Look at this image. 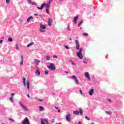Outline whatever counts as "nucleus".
<instances>
[{"label":"nucleus","instance_id":"nucleus-5","mask_svg":"<svg viewBox=\"0 0 124 124\" xmlns=\"http://www.w3.org/2000/svg\"><path fill=\"white\" fill-rule=\"evenodd\" d=\"M21 124H31V123L30 122V121H29L28 117H26L23 120Z\"/></svg>","mask_w":124,"mask_h":124},{"label":"nucleus","instance_id":"nucleus-16","mask_svg":"<svg viewBox=\"0 0 124 124\" xmlns=\"http://www.w3.org/2000/svg\"><path fill=\"white\" fill-rule=\"evenodd\" d=\"M73 114H74V115H76V116L79 115V111L77 110V111H74L73 112Z\"/></svg>","mask_w":124,"mask_h":124},{"label":"nucleus","instance_id":"nucleus-22","mask_svg":"<svg viewBox=\"0 0 124 124\" xmlns=\"http://www.w3.org/2000/svg\"><path fill=\"white\" fill-rule=\"evenodd\" d=\"M31 19H32V16H29L28 18H27V22H30V21L31 20Z\"/></svg>","mask_w":124,"mask_h":124},{"label":"nucleus","instance_id":"nucleus-36","mask_svg":"<svg viewBox=\"0 0 124 124\" xmlns=\"http://www.w3.org/2000/svg\"><path fill=\"white\" fill-rule=\"evenodd\" d=\"M64 47L65 48V49H69V47L66 45L64 46Z\"/></svg>","mask_w":124,"mask_h":124},{"label":"nucleus","instance_id":"nucleus-9","mask_svg":"<svg viewBox=\"0 0 124 124\" xmlns=\"http://www.w3.org/2000/svg\"><path fill=\"white\" fill-rule=\"evenodd\" d=\"M70 117H71V114H68L66 116V120L67 122H70Z\"/></svg>","mask_w":124,"mask_h":124},{"label":"nucleus","instance_id":"nucleus-39","mask_svg":"<svg viewBox=\"0 0 124 124\" xmlns=\"http://www.w3.org/2000/svg\"><path fill=\"white\" fill-rule=\"evenodd\" d=\"M14 95H15V93H12V95H11V97L13 98V96H14Z\"/></svg>","mask_w":124,"mask_h":124},{"label":"nucleus","instance_id":"nucleus-13","mask_svg":"<svg viewBox=\"0 0 124 124\" xmlns=\"http://www.w3.org/2000/svg\"><path fill=\"white\" fill-rule=\"evenodd\" d=\"M26 86L28 91H30V81L27 80L26 81Z\"/></svg>","mask_w":124,"mask_h":124},{"label":"nucleus","instance_id":"nucleus-27","mask_svg":"<svg viewBox=\"0 0 124 124\" xmlns=\"http://www.w3.org/2000/svg\"><path fill=\"white\" fill-rule=\"evenodd\" d=\"M106 113H107V114H108V115H111V114H112V113L111 112V111H106Z\"/></svg>","mask_w":124,"mask_h":124},{"label":"nucleus","instance_id":"nucleus-32","mask_svg":"<svg viewBox=\"0 0 124 124\" xmlns=\"http://www.w3.org/2000/svg\"><path fill=\"white\" fill-rule=\"evenodd\" d=\"M82 23H83V21H80V22L79 23L78 25V27H80V26H81V25H82Z\"/></svg>","mask_w":124,"mask_h":124},{"label":"nucleus","instance_id":"nucleus-43","mask_svg":"<svg viewBox=\"0 0 124 124\" xmlns=\"http://www.w3.org/2000/svg\"><path fill=\"white\" fill-rule=\"evenodd\" d=\"M67 30H68L69 31H71V30L69 29V25H68Z\"/></svg>","mask_w":124,"mask_h":124},{"label":"nucleus","instance_id":"nucleus-34","mask_svg":"<svg viewBox=\"0 0 124 124\" xmlns=\"http://www.w3.org/2000/svg\"><path fill=\"white\" fill-rule=\"evenodd\" d=\"M83 36H88V34H87V33H84L83 34Z\"/></svg>","mask_w":124,"mask_h":124},{"label":"nucleus","instance_id":"nucleus-24","mask_svg":"<svg viewBox=\"0 0 124 124\" xmlns=\"http://www.w3.org/2000/svg\"><path fill=\"white\" fill-rule=\"evenodd\" d=\"M8 41H9V42H12V41H13V39H12V38H9Z\"/></svg>","mask_w":124,"mask_h":124},{"label":"nucleus","instance_id":"nucleus-31","mask_svg":"<svg viewBox=\"0 0 124 124\" xmlns=\"http://www.w3.org/2000/svg\"><path fill=\"white\" fill-rule=\"evenodd\" d=\"M28 2H29L30 4H33V3H32V2H31V0H28Z\"/></svg>","mask_w":124,"mask_h":124},{"label":"nucleus","instance_id":"nucleus-54","mask_svg":"<svg viewBox=\"0 0 124 124\" xmlns=\"http://www.w3.org/2000/svg\"><path fill=\"white\" fill-rule=\"evenodd\" d=\"M35 67H36V68H37V65H35Z\"/></svg>","mask_w":124,"mask_h":124},{"label":"nucleus","instance_id":"nucleus-33","mask_svg":"<svg viewBox=\"0 0 124 124\" xmlns=\"http://www.w3.org/2000/svg\"><path fill=\"white\" fill-rule=\"evenodd\" d=\"M6 2L7 4H9V2H10V0H6Z\"/></svg>","mask_w":124,"mask_h":124},{"label":"nucleus","instance_id":"nucleus-11","mask_svg":"<svg viewBox=\"0 0 124 124\" xmlns=\"http://www.w3.org/2000/svg\"><path fill=\"white\" fill-rule=\"evenodd\" d=\"M78 18H79L78 16H75L74 18V23L76 25L77 24V21L78 20Z\"/></svg>","mask_w":124,"mask_h":124},{"label":"nucleus","instance_id":"nucleus-28","mask_svg":"<svg viewBox=\"0 0 124 124\" xmlns=\"http://www.w3.org/2000/svg\"><path fill=\"white\" fill-rule=\"evenodd\" d=\"M41 124H46L43 121V119H41Z\"/></svg>","mask_w":124,"mask_h":124},{"label":"nucleus","instance_id":"nucleus-40","mask_svg":"<svg viewBox=\"0 0 124 124\" xmlns=\"http://www.w3.org/2000/svg\"><path fill=\"white\" fill-rule=\"evenodd\" d=\"M13 98H12V97H11V98H10L11 101H12V102H13L14 100H13Z\"/></svg>","mask_w":124,"mask_h":124},{"label":"nucleus","instance_id":"nucleus-44","mask_svg":"<svg viewBox=\"0 0 124 124\" xmlns=\"http://www.w3.org/2000/svg\"><path fill=\"white\" fill-rule=\"evenodd\" d=\"M71 62H72V64H73V65H75V63L74 62H73V61H72Z\"/></svg>","mask_w":124,"mask_h":124},{"label":"nucleus","instance_id":"nucleus-20","mask_svg":"<svg viewBox=\"0 0 124 124\" xmlns=\"http://www.w3.org/2000/svg\"><path fill=\"white\" fill-rule=\"evenodd\" d=\"M79 114L80 115H83V110H82V108L79 109Z\"/></svg>","mask_w":124,"mask_h":124},{"label":"nucleus","instance_id":"nucleus-57","mask_svg":"<svg viewBox=\"0 0 124 124\" xmlns=\"http://www.w3.org/2000/svg\"><path fill=\"white\" fill-rule=\"evenodd\" d=\"M92 124H94V123H92Z\"/></svg>","mask_w":124,"mask_h":124},{"label":"nucleus","instance_id":"nucleus-42","mask_svg":"<svg viewBox=\"0 0 124 124\" xmlns=\"http://www.w3.org/2000/svg\"><path fill=\"white\" fill-rule=\"evenodd\" d=\"M79 93L81 94V95H83V93L82 92V90L79 91Z\"/></svg>","mask_w":124,"mask_h":124},{"label":"nucleus","instance_id":"nucleus-25","mask_svg":"<svg viewBox=\"0 0 124 124\" xmlns=\"http://www.w3.org/2000/svg\"><path fill=\"white\" fill-rule=\"evenodd\" d=\"M45 73L46 75H48V74H49V71L47 70H46L45 71Z\"/></svg>","mask_w":124,"mask_h":124},{"label":"nucleus","instance_id":"nucleus-35","mask_svg":"<svg viewBox=\"0 0 124 124\" xmlns=\"http://www.w3.org/2000/svg\"><path fill=\"white\" fill-rule=\"evenodd\" d=\"M9 120L10 121H11L13 122H14V120H13V119L9 118Z\"/></svg>","mask_w":124,"mask_h":124},{"label":"nucleus","instance_id":"nucleus-21","mask_svg":"<svg viewBox=\"0 0 124 124\" xmlns=\"http://www.w3.org/2000/svg\"><path fill=\"white\" fill-rule=\"evenodd\" d=\"M39 110V111H43V110H44V108L42 106H40Z\"/></svg>","mask_w":124,"mask_h":124},{"label":"nucleus","instance_id":"nucleus-3","mask_svg":"<svg viewBox=\"0 0 124 124\" xmlns=\"http://www.w3.org/2000/svg\"><path fill=\"white\" fill-rule=\"evenodd\" d=\"M46 26L45 25H43V24L41 23L40 25V31L41 32H45L46 31Z\"/></svg>","mask_w":124,"mask_h":124},{"label":"nucleus","instance_id":"nucleus-2","mask_svg":"<svg viewBox=\"0 0 124 124\" xmlns=\"http://www.w3.org/2000/svg\"><path fill=\"white\" fill-rule=\"evenodd\" d=\"M50 4H51V1H49V2L46 4V3H44L41 7H37L38 9H40V10H42L43 8H46V9H49L50 8Z\"/></svg>","mask_w":124,"mask_h":124},{"label":"nucleus","instance_id":"nucleus-8","mask_svg":"<svg viewBox=\"0 0 124 124\" xmlns=\"http://www.w3.org/2000/svg\"><path fill=\"white\" fill-rule=\"evenodd\" d=\"M85 76L87 78V79L89 80V81H91V78H90V74L88 72L85 73Z\"/></svg>","mask_w":124,"mask_h":124},{"label":"nucleus","instance_id":"nucleus-45","mask_svg":"<svg viewBox=\"0 0 124 124\" xmlns=\"http://www.w3.org/2000/svg\"><path fill=\"white\" fill-rule=\"evenodd\" d=\"M2 44V40H0V44Z\"/></svg>","mask_w":124,"mask_h":124},{"label":"nucleus","instance_id":"nucleus-12","mask_svg":"<svg viewBox=\"0 0 124 124\" xmlns=\"http://www.w3.org/2000/svg\"><path fill=\"white\" fill-rule=\"evenodd\" d=\"M48 25L49 27L52 26V19L51 18H48Z\"/></svg>","mask_w":124,"mask_h":124},{"label":"nucleus","instance_id":"nucleus-4","mask_svg":"<svg viewBox=\"0 0 124 124\" xmlns=\"http://www.w3.org/2000/svg\"><path fill=\"white\" fill-rule=\"evenodd\" d=\"M47 67L50 70L54 71L56 70V66L52 63H50L49 66H47Z\"/></svg>","mask_w":124,"mask_h":124},{"label":"nucleus","instance_id":"nucleus-53","mask_svg":"<svg viewBox=\"0 0 124 124\" xmlns=\"http://www.w3.org/2000/svg\"><path fill=\"white\" fill-rule=\"evenodd\" d=\"M34 15H35V16H36V15H37V14H34Z\"/></svg>","mask_w":124,"mask_h":124},{"label":"nucleus","instance_id":"nucleus-15","mask_svg":"<svg viewBox=\"0 0 124 124\" xmlns=\"http://www.w3.org/2000/svg\"><path fill=\"white\" fill-rule=\"evenodd\" d=\"M34 62L35 63H36V64H38L40 62V61L37 59H34Z\"/></svg>","mask_w":124,"mask_h":124},{"label":"nucleus","instance_id":"nucleus-41","mask_svg":"<svg viewBox=\"0 0 124 124\" xmlns=\"http://www.w3.org/2000/svg\"><path fill=\"white\" fill-rule=\"evenodd\" d=\"M51 122L52 123V124H54V123L55 122V119H52Z\"/></svg>","mask_w":124,"mask_h":124},{"label":"nucleus","instance_id":"nucleus-23","mask_svg":"<svg viewBox=\"0 0 124 124\" xmlns=\"http://www.w3.org/2000/svg\"><path fill=\"white\" fill-rule=\"evenodd\" d=\"M43 120L44 121V122H45V123H46V124H49L48 122V119H43Z\"/></svg>","mask_w":124,"mask_h":124},{"label":"nucleus","instance_id":"nucleus-47","mask_svg":"<svg viewBox=\"0 0 124 124\" xmlns=\"http://www.w3.org/2000/svg\"><path fill=\"white\" fill-rule=\"evenodd\" d=\"M38 101H40V102H42V100H41V99H38Z\"/></svg>","mask_w":124,"mask_h":124},{"label":"nucleus","instance_id":"nucleus-10","mask_svg":"<svg viewBox=\"0 0 124 124\" xmlns=\"http://www.w3.org/2000/svg\"><path fill=\"white\" fill-rule=\"evenodd\" d=\"M21 60L20 62V64H21V65H23L24 64V56H23V55L21 56Z\"/></svg>","mask_w":124,"mask_h":124},{"label":"nucleus","instance_id":"nucleus-56","mask_svg":"<svg viewBox=\"0 0 124 124\" xmlns=\"http://www.w3.org/2000/svg\"><path fill=\"white\" fill-rule=\"evenodd\" d=\"M70 40H72V39H71V38H70Z\"/></svg>","mask_w":124,"mask_h":124},{"label":"nucleus","instance_id":"nucleus-6","mask_svg":"<svg viewBox=\"0 0 124 124\" xmlns=\"http://www.w3.org/2000/svg\"><path fill=\"white\" fill-rule=\"evenodd\" d=\"M19 103L21 107H22V108H23V109L24 111H29V109L27 108L25 106H24V105H23V104H22L21 101H19Z\"/></svg>","mask_w":124,"mask_h":124},{"label":"nucleus","instance_id":"nucleus-46","mask_svg":"<svg viewBox=\"0 0 124 124\" xmlns=\"http://www.w3.org/2000/svg\"><path fill=\"white\" fill-rule=\"evenodd\" d=\"M27 96L29 98H30V94H27Z\"/></svg>","mask_w":124,"mask_h":124},{"label":"nucleus","instance_id":"nucleus-55","mask_svg":"<svg viewBox=\"0 0 124 124\" xmlns=\"http://www.w3.org/2000/svg\"><path fill=\"white\" fill-rule=\"evenodd\" d=\"M108 101H109V102H111V100H108Z\"/></svg>","mask_w":124,"mask_h":124},{"label":"nucleus","instance_id":"nucleus-48","mask_svg":"<svg viewBox=\"0 0 124 124\" xmlns=\"http://www.w3.org/2000/svg\"><path fill=\"white\" fill-rule=\"evenodd\" d=\"M58 112L59 113H60V112H61V109H58Z\"/></svg>","mask_w":124,"mask_h":124},{"label":"nucleus","instance_id":"nucleus-26","mask_svg":"<svg viewBox=\"0 0 124 124\" xmlns=\"http://www.w3.org/2000/svg\"><path fill=\"white\" fill-rule=\"evenodd\" d=\"M46 61H50V57H49L48 56H46Z\"/></svg>","mask_w":124,"mask_h":124},{"label":"nucleus","instance_id":"nucleus-58","mask_svg":"<svg viewBox=\"0 0 124 124\" xmlns=\"http://www.w3.org/2000/svg\"><path fill=\"white\" fill-rule=\"evenodd\" d=\"M61 1L62 0H60Z\"/></svg>","mask_w":124,"mask_h":124},{"label":"nucleus","instance_id":"nucleus-51","mask_svg":"<svg viewBox=\"0 0 124 124\" xmlns=\"http://www.w3.org/2000/svg\"><path fill=\"white\" fill-rule=\"evenodd\" d=\"M83 63H87V62H86V61H83Z\"/></svg>","mask_w":124,"mask_h":124},{"label":"nucleus","instance_id":"nucleus-17","mask_svg":"<svg viewBox=\"0 0 124 124\" xmlns=\"http://www.w3.org/2000/svg\"><path fill=\"white\" fill-rule=\"evenodd\" d=\"M90 95H93V89H92L89 93Z\"/></svg>","mask_w":124,"mask_h":124},{"label":"nucleus","instance_id":"nucleus-18","mask_svg":"<svg viewBox=\"0 0 124 124\" xmlns=\"http://www.w3.org/2000/svg\"><path fill=\"white\" fill-rule=\"evenodd\" d=\"M35 74H37L38 75H40V71H39V70L37 69L35 71Z\"/></svg>","mask_w":124,"mask_h":124},{"label":"nucleus","instance_id":"nucleus-19","mask_svg":"<svg viewBox=\"0 0 124 124\" xmlns=\"http://www.w3.org/2000/svg\"><path fill=\"white\" fill-rule=\"evenodd\" d=\"M23 82L24 86H26V78L23 77Z\"/></svg>","mask_w":124,"mask_h":124},{"label":"nucleus","instance_id":"nucleus-37","mask_svg":"<svg viewBox=\"0 0 124 124\" xmlns=\"http://www.w3.org/2000/svg\"><path fill=\"white\" fill-rule=\"evenodd\" d=\"M46 13H48V14H49V9H46Z\"/></svg>","mask_w":124,"mask_h":124},{"label":"nucleus","instance_id":"nucleus-29","mask_svg":"<svg viewBox=\"0 0 124 124\" xmlns=\"http://www.w3.org/2000/svg\"><path fill=\"white\" fill-rule=\"evenodd\" d=\"M85 119H86V120H88V121H91V119L89 118L87 116H85Z\"/></svg>","mask_w":124,"mask_h":124},{"label":"nucleus","instance_id":"nucleus-50","mask_svg":"<svg viewBox=\"0 0 124 124\" xmlns=\"http://www.w3.org/2000/svg\"><path fill=\"white\" fill-rule=\"evenodd\" d=\"M55 109H59V108H58L57 107H55Z\"/></svg>","mask_w":124,"mask_h":124},{"label":"nucleus","instance_id":"nucleus-49","mask_svg":"<svg viewBox=\"0 0 124 124\" xmlns=\"http://www.w3.org/2000/svg\"><path fill=\"white\" fill-rule=\"evenodd\" d=\"M78 124H82V123H81V122H78Z\"/></svg>","mask_w":124,"mask_h":124},{"label":"nucleus","instance_id":"nucleus-38","mask_svg":"<svg viewBox=\"0 0 124 124\" xmlns=\"http://www.w3.org/2000/svg\"><path fill=\"white\" fill-rule=\"evenodd\" d=\"M53 58L54 59H58V56H56V55H54L53 56Z\"/></svg>","mask_w":124,"mask_h":124},{"label":"nucleus","instance_id":"nucleus-52","mask_svg":"<svg viewBox=\"0 0 124 124\" xmlns=\"http://www.w3.org/2000/svg\"><path fill=\"white\" fill-rule=\"evenodd\" d=\"M65 73H67V74H68V72H65Z\"/></svg>","mask_w":124,"mask_h":124},{"label":"nucleus","instance_id":"nucleus-30","mask_svg":"<svg viewBox=\"0 0 124 124\" xmlns=\"http://www.w3.org/2000/svg\"><path fill=\"white\" fill-rule=\"evenodd\" d=\"M16 50H19V46H18V44L16 45Z\"/></svg>","mask_w":124,"mask_h":124},{"label":"nucleus","instance_id":"nucleus-7","mask_svg":"<svg viewBox=\"0 0 124 124\" xmlns=\"http://www.w3.org/2000/svg\"><path fill=\"white\" fill-rule=\"evenodd\" d=\"M71 78L75 80L76 83L78 84V85H79V81H78V78H77V77H76V76H72V77H71Z\"/></svg>","mask_w":124,"mask_h":124},{"label":"nucleus","instance_id":"nucleus-1","mask_svg":"<svg viewBox=\"0 0 124 124\" xmlns=\"http://www.w3.org/2000/svg\"><path fill=\"white\" fill-rule=\"evenodd\" d=\"M76 50H79V52L77 53V56L80 60H83V55L82 54V48H80V44L78 40H76Z\"/></svg>","mask_w":124,"mask_h":124},{"label":"nucleus","instance_id":"nucleus-14","mask_svg":"<svg viewBox=\"0 0 124 124\" xmlns=\"http://www.w3.org/2000/svg\"><path fill=\"white\" fill-rule=\"evenodd\" d=\"M33 45H34V43L33 42L30 43V44L27 45V47H31V46H32Z\"/></svg>","mask_w":124,"mask_h":124}]
</instances>
